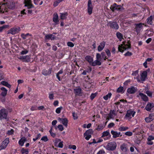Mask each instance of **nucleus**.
Returning <instances> with one entry per match:
<instances>
[{
	"label": "nucleus",
	"instance_id": "f257e3e1",
	"mask_svg": "<svg viewBox=\"0 0 154 154\" xmlns=\"http://www.w3.org/2000/svg\"><path fill=\"white\" fill-rule=\"evenodd\" d=\"M12 6H8L7 4L5 3H0V12L2 14H6L8 11L9 9H13L14 7L13 4L12 3Z\"/></svg>",
	"mask_w": 154,
	"mask_h": 154
},
{
	"label": "nucleus",
	"instance_id": "f03ea898",
	"mask_svg": "<svg viewBox=\"0 0 154 154\" xmlns=\"http://www.w3.org/2000/svg\"><path fill=\"white\" fill-rule=\"evenodd\" d=\"M131 44L130 42L128 41L127 44L125 45V43L123 42V43L119 45L118 47V50L121 52H123L124 50H126L127 49L130 48Z\"/></svg>",
	"mask_w": 154,
	"mask_h": 154
},
{
	"label": "nucleus",
	"instance_id": "7ed1b4c3",
	"mask_svg": "<svg viewBox=\"0 0 154 154\" xmlns=\"http://www.w3.org/2000/svg\"><path fill=\"white\" fill-rule=\"evenodd\" d=\"M8 111L7 109L4 108L0 110V119L2 120L7 119Z\"/></svg>",
	"mask_w": 154,
	"mask_h": 154
},
{
	"label": "nucleus",
	"instance_id": "20e7f679",
	"mask_svg": "<svg viewBox=\"0 0 154 154\" xmlns=\"http://www.w3.org/2000/svg\"><path fill=\"white\" fill-rule=\"evenodd\" d=\"M116 142H112L108 143L105 147V148L107 150L113 151L116 149Z\"/></svg>",
	"mask_w": 154,
	"mask_h": 154
},
{
	"label": "nucleus",
	"instance_id": "39448f33",
	"mask_svg": "<svg viewBox=\"0 0 154 154\" xmlns=\"http://www.w3.org/2000/svg\"><path fill=\"white\" fill-rule=\"evenodd\" d=\"M20 30V28L19 27H15L10 29L8 31V34L12 35L18 33Z\"/></svg>",
	"mask_w": 154,
	"mask_h": 154
},
{
	"label": "nucleus",
	"instance_id": "423d86ee",
	"mask_svg": "<svg viewBox=\"0 0 154 154\" xmlns=\"http://www.w3.org/2000/svg\"><path fill=\"white\" fill-rule=\"evenodd\" d=\"M135 25V29L136 31L137 34L139 33L141 30L143 28V25H144L146 26V25H145L144 23H142L136 24Z\"/></svg>",
	"mask_w": 154,
	"mask_h": 154
},
{
	"label": "nucleus",
	"instance_id": "0eeeda50",
	"mask_svg": "<svg viewBox=\"0 0 154 154\" xmlns=\"http://www.w3.org/2000/svg\"><path fill=\"white\" fill-rule=\"evenodd\" d=\"M92 6L91 0H88V12L89 14H91L92 13Z\"/></svg>",
	"mask_w": 154,
	"mask_h": 154
},
{
	"label": "nucleus",
	"instance_id": "6e6552de",
	"mask_svg": "<svg viewBox=\"0 0 154 154\" xmlns=\"http://www.w3.org/2000/svg\"><path fill=\"white\" fill-rule=\"evenodd\" d=\"M25 6L27 7L29 9L34 8V6L32 3L31 0H25Z\"/></svg>",
	"mask_w": 154,
	"mask_h": 154
},
{
	"label": "nucleus",
	"instance_id": "1a4fd4ad",
	"mask_svg": "<svg viewBox=\"0 0 154 154\" xmlns=\"http://www.w3.org/2000/svg\"><path fill=\"white\" fill-rule=\"evenodd\" d=\"M140 96L141 99L144 101H147L148 100V97L143 93L140 92L138 95L137 96V97H139V96Z\"/></svg>",
	"mask_w": 154,
	"mask_h": 154
},
{
	"label": "nucleus",
	"instance_id": "9d476101",
	"mask_svg": "<svg viewBox=\"0 0 154 154\" xmlns=\"http://www.w3.org/2000/svg\"><path fill=\"white\" fill-rule=\"evenodd\" d=\"M137 90L136 88L133 86L128 88L127 90V91L130 94H132L134 93Z\"/></svg>",
	"mask_w": 154,
	"mask_h": 154
},
{
	"label": "nucleus",
	"instance_id": "9b49d317",
	"mask_svg": "<svg viewBox=\"0 0 154 154\" xmlns=\"http://www.w3.org/2000/svg\"><path fill=\"white\" fill-rule=\"evenodd\" d=\"M153 107H154V103H149L146 105L145 109L147 111H150Z\"/></svg>",
	"mask_w": 154,
	"mask_h": 154
},
{
	"label": "nucleus",
	"instance_id": "f8f14e48",
	"mask_svg": "<svg viewBox=\"0 0 154 154\" xmlns=\"http://www.w3.org/2000/svg\"><path fill=\"white\" fill-rule=\"evenodd\" d=\"M106 42L103 41L100 43V45L98 47L97 50L99 51H102L105 47Z\"/></svg>",
	"mask_w": 154,
	"mask_h": 154
},
{
	"label": "nucleus",
	"instance_id": "ddd939ff",
	"mask_svg": "<svg viewBox=\"0 0 154 154\" xmlns=\"http://www.w3.org/2000/svg\"><path fill=\"white\" fill-rule=\"evenodd\" d=\"M135 113L136 112L134 111L131 110H128L127 111V113L125 115V117H130L131 116H132L133 117L134 116Z\"/></svg>",
	"mask_w": 154,
	"mask_h": 154
},
{
	"label": "nucleus",
	"instance_id": "4468645a",
	"mask_svg": "<svg viewBox=\"0 0 154 154\" xmlns=\"http://www.w3.org/2000/svg\"><path fill=\"white\" fill-rule=\"evenodd\" d=\"M110 27L116 29H119V26L116 22H113L110 23Z\"/></svg>",
	"mask_w": 154,
	"mask_h": 154
},
{
	"label": "nucleus",
	"instance_id": "2eb2a0df",
	"mask_svg": "<svg viewBox=\"0 0 154 154\" xmlns=\"http://www.w3.org/2000/svg\"><path fill=\"white\" fill-rule=\"evenodd\" d=\"M116 115L117 113L115 112L114 110H111L109 114L108 118L110 119H113L114 117Z\"/></svg>",
	"mask_w": 154,
	"mask_h": 154
},
{
	"label": "nucleus",
	"instance_id": "dca6fc26",
	"mask_svg": "<svg viewBox=\"0 0 154 154\" xmlns=\"http://www.w3.org/2000/svg\"><path fill=\"white\" fill-rule=\"evenodd\" d=\"M147 76V72L146 71L143 72L141 75L140 79L141 81H144Z\"/></svg>",
	"mask_w": 154,
	"mask_h": 154
},
{
	"label": "nucleus",
	"instance_id": "f3484780",
	"mask_svg": "<svg viewBox=\"0 0 154 154\" xmlns=\"http://www.w3.org/2000/svg\"><path fill=\"white\" fill-rule=\"evenodd\" d=\"M51 68H49L48 70L46 69H44L42 70V74L45 75H50L51 73Z\"/></svg>",
	"mask_w": 154,
	"mask_h": 154
},
{
	"label": "nucleus",
	"instance_id": "a211bd4d",
	"mask_svg": "<svg viewBox=\"0 0 154 154\" xmlns=\"http://www.w3.org/2000/svg\"><path fill=\"white\" fill-rule=\"evenodd\" d=\"M78 96L85 97V94L83 92L81 88L79 87H78Z\"/></svg>",
	"mask_w": 154,
	"mask_h": 154
},
{
	"label": "nucleus",
	"instance_id": "6ab92c4d",
	"mask_svg": "<svg viewBox=\"0 0 154 154\" xmlns=\"http://www.w3.org/2000/svg\"><path fill=\"white\" fill-rule=\"evenodd\" d=\"M26 141V139L23 137L21 138L19 141L18 143L21 146H23L24 143Z\"/></svg>",
	"mask_w": 154,
	"mask_h": 154
},
{
	"label": "nucleus",
	"instance_id": "aec40b11",
	"mask_svg": "<svg viewBox=\"0 0 154 154\" xmlns=\"http://www.w3.org/2000/svg\"><path fill=\"white\" fill-rule=\"evenodd\" d=\"M85 59L91 65L93 60V58L91 56L88 55L86 56Z\"/></svg>",
	"mask_w": 154,
	"mask_h": 154
},
{
	"label": "nucleus",
	"instance_id": "412c9836",
	"mask_svg": "<svg viewBox=\"0 0 154 154\" xmlns=\"http://www.w3.org/2000/svg\"><path fill=\"white\" fill-rule=\"evenodd\" d=\"M56 38V37L53 34H48L46 35L45 36V39H46L54 40Z\"/></svg>",
	"mask_w": 154,
	"mask_h": 154
},
{
	"label": "nucleus",
	"instance_id": "4be33fe9",
	"mask_svg": "<svg viewBox=\"0 0 154 154\" xmlns=\"http://www.w3.org/2000/svg\"><path fill=\"white\" fill-rule=\"evenodd\" d=\"M111 134L113 135V137L115 138L119 137L121 134L120 132H118L117 131H114L113 130L111 131Z\"/></svg>",
	"mask_w": 154,
	"mask_h": 154
},
{
	"label": "nucleus",
	"instance_id": "5701e85b",
	"mask_svg": "<svg viewBox=\"0 0 154 154\" xmlns=\"http://www.w3.org/2000/svg\"><path fill=\"white\" fill-rule=\"evenodd\" d=\"M1 90L2 91L1 95L3 97L5 96L7 93V90L4 87H2L1 88Z\"/></svg>",
	"mask_w": 154,
	"mask_h": 154
},
{
	"label": "nucleus",
	"instance_id": "b1692460",
	"mask_svg": "<svg viewBox=\"0 0 154 154\" xmlns=\"http://www.w3.org/2000/svg\"><path fill=\"white\" fill-rule=\"evenodd\" d=\"M101 60L96 59L92 63L91 66H95L97 65L100 66L101 64Z\"/></svg>",
	"mask_w": 154,
	"mask_h": 154
},
{
	"label": "nucleus",
	"instance_id": "393cba45",
	"mask_svg": "<svg viewBox=\"0 0 154 154\" xmlns=\"http://www.w3.org/2000/svg\"><path fill=\"white\" fill-rule=\"evenodd\" d=\"M60 18L62 20L65 19L66 18L67 16L68 15V13L67 12L64 13H60Z\"/></svg>",
	"mask_w": 154,
	"mask_h": 154
},
{
	"label": "nucleus",
	"instance_id": "a878e982",
	"mask_svg": "<svg viewBox=\"0 0 154 154\" xmlns=\"http://www.w3.org/2000/svg\"><path fill=\"white\" fill-rule=\"evenodd\" d=\"M53 20V22L56 23L58 22V16L57 13H54V14Z\"/></svg>",
	"mask_w": 154,
	"mask_h": 154
},
{
	"label": "nucleus",
	"instance_id": "bb28decb",
	"mask_svg": "<svg viewBox=\"0 0 154 154\" xmlns=\"http://www.w3.org/2000/svg\"><path fill=\"white\" fill-rule=\"evenodd\" d=\"M152 117V116L150 115L148 117L146 118L145 120L146 122H149L153 120V118Z\"/></svg>",
	"mask_w": 154,
	"mask_h": 154
},
{
	"label": "nucleus",
	"instance_id": "cd10ccee",
	"mask_svg": "<svg viewBox=\"0 0 154 154\" xmlns=\"http://www.w3.org/2000/svg\"><path fill=\"white\" fill-rule=\"evenodd\" d=\"M153 18L152 16H150L149 17H148L147 20V23L148 24L152 25V23Z\"/></svg>",
	"mask_w": 154,
	"mask_h": 154
},
{
	"label": "nucleus",
	"instance_id": "c85d7f7f",
	"mask_svg": "<svg viewBox=\"0 0 154 154\" xmlns=\"http://www.w3.org/2000/svg\"><path fill=\"white\" fill-rule=\"evenodd\" d=\"M68 122V120L66 118H63L62 119L61 123L66 127L67 126V124Z\"/></svg>",
	"mask_w": 154,
	"mask_h": 154
},
{
	"label": "nucleus",
	"instance_id": "c756f323",
	"mask_svg": "<svg viewBox=\"0 0 154 154\" xmlns=\"http://www.w3.org/2000/svg\"><path fill=\"white\" fill-rule=\"evenodd\" d=\"M20 152L22 154H28L29 152V149H25L23 148L21 149Z\"/></svg>",
	"mask_w": 154,
	"mask_h": 154
},
{
	"label": "nucleus",
	"instance_id": "7c9ffc66",
	"mask_svg": "<svg viewBox=\"0 0 154 154\" xmlns=\"http://www.w3.org/2000/svg\"><path fill=\"white\" fill-rule=\"evenodd\" d=\"M9 27V25H4L2 26H0V31L2 32L5 29L8 28Z\"/></svg>",
	"mask_w": 154,
	"mask_h": 154
},
{
	"label": "nucleus",
	"instance_id": "2f4dec72",
	"mask_svg": "<svg viewBox=\"0 0 154 154\" xmlns=\"http://www.w3.org/2000/svg\"><path fill=\"white\" fill-rule=\"evenodd\" d=\"M121 149L124 152H126L127 150L126 145L125 144H123L120 146Z\"/></svg>",
	"mask_w": 154,
	"mask_h": 154
},
{
	"label": "nucleus",
	"instance_id": "473e14b6",
	"mask_svg": "<svg viewBox=\"0 0 154 154\" xmlns=\"http://www.w3.org/2000/svg\"><path fill=\"white\" fill-rule=\"evenodd\" d=\"M96 59L101 60V62H103V59L101 57V54L99 53H97L96 55Z\"/></svg>",
	"mask_w": 154,
	"mask_h": 154
},
{
	"label": "nucleus",
	"instance_id": "72a5a7b5",
	"mask_svg": "<svg viewBox=\"0 0 154 154\" xmlns=\"http://www.w3.org/2000/svg\"><path fill=\"white\" fill-rule=\"evenodd\" d=\"M28 56H21L19 57L18 58L22 60H24L23 61L24 62H26L28 61L29 60V58L26 60V58Z\"/></svg>",
	"mask_w": 154,
	"mask_h": 154
},
{
	"label": "nucleus",
	"instance_id": "f704fd0d",
	"mask_svg": "<svg viewBox=\"0 0 154 154\" xmlns=\"http://www.w3.org/2000/svg\"><path fill=\"white\" fill-rule=\"evenodd\" d=\"M116 10L119 11H122L124 10V8L120 5H116Z\"/></svg>",
	"mask_w": 154,
	"mask_h": 154
},
{
	"label": "nucleus",
	"instance_id": "c9c22d12",
	"mask_svg": "<svg viewBox=\"0 0 154 154\" xmlns=\"http://www.w3.org/2000/svg\"><path fill=\"white\" fill-rule=\"evenodd\" d=\"M116 35L117 38L119 39V40L121 41L123 38V35L120 32H118L116 33Z\"/></svg>",
	"mask_w": 154,
	"mask_h": 154
},
{
	"label": "nucleus",
	"instance_id": "e433bc0d",
	"mask_svg": "<svg viewBox=\"0 0 154 154\" xmlns=\"http://www.w3.org/2000/svg\"><path fill=\"white\" fill-rule=\"evenodd\" d=\"M101 54V57L102 58V59H103V61L105 60L107 58L105 54V53L104 52H102Z\"/></svg>",
	"mask_w": 154,
	"mask_h": 154
},
{
	"label": "nucleus",
	"instance_id": "4c0bfd02",
	"mask_svg": "<svg viewBox=\"0 0 154 154\" xmlns=\"http://www.w3.org/2000/svg\"><path fill=\"white\" fill-rule=\"evenodd\" d=\"M116 4L114 3L113 5L111 6L110 9L112 11H114L115 10H116Z\"/></svg>",
	"mask_w": 154,
	"mask_h": 154
},
{
	"label": "nucleus",
	"instance_id": "58836bf2",
	"mask_svg": "<svg viewBox=\"0 0 154 154\" xmlns=\"http://www.w3.org/2000/svg\"><path fill=\"white\" fill-rule=\"evenodd\" d=\"M112 95L111 93H109L107 95L104 96L103 97L104 99L106 100H107L108 98H109L111 97Z\"/></svg>",
	"mask_w": 154,
	"mask_h": 154
},
{
	"label": "nucleus",
	"instance_id": "ea45409f",
	"mask_svg": "<svg viewBox=\"0 0 154 154\" xmlns=\"http://www.w3.org/2000/svg\"><path fill=\"white\" fill-rule=\"evenodd\" d=\"M62 1L61 0H56L55 1L54 3V6L55 7H56Z\"/></svg>",
	"mask_w": 154,
	"mask_h": 154
},
{
	"label": "nucleus",
	"instance_id": "a19ab883",
	"mask_svg": "<svg viewBox=\"0 0 154 154\" xmlns=\"http://www.w3.org/2000/svg\"><path fill=\"white\" fill-rule=\"evenodd\" d=\"M103 128L104 127H103V125L102 124H100L96 128V130L98 131H100L102 130Z\"/></svg>",
	"mask_w": 154,
	"mask_h": 154
},
{
	"label": "nucleus",
	"instance_id": "79ce46f5",
	"mask_svg": "<svg viewBox=\"0 0 154 154\" xmlns=\"http://www.w3.org/2000/svg\"><path fill=\"white\" fill-rule=\"evenodd\" d=\"M54 94L53 93L51 92L49 93V98L50 100L54 99Z\"/></svg>",
	"mask_w": 154,
	"mask_h": 154
},
{
	"label": "nucleus",
	"instance_id": "37998d69",
	"mask_svg": "<svg viewBox=\"0 0 154 154\" xmlns=\"http://www.w3.org/2000/svg\"><path fill=\"white\" fill-rule=\"evenodd\" d=\"M128 128V127H121L119 128V130L120 131H125Z\"/></svg>",
	"mask_w": 154,
	"mask_h": 154
},
{
	"label": "nucleus",
	"instance_id": "c03bdc74",
	"mask_svg": "<svg viewBox=\"0 0 154 154\" xmlns=\"http://www.w3.org/2000/svg\"><path fill=\"white\" fill-rule=\"evenodd\" d=\"M28 35L31 36V35L29 34V33H27L26 34L23 33V34H21V37L23 38V39H26V36Z\"/></svg>",
	"mask_w": 154,
	"mask_h": 154
},
{
	"label": "nucleus",
	"instance_id": "a18cd8bd",
	"mask_svg": "<svg viewBox=\"0 0 154 154\" xmlns=\"http://www.w3.org/2000/svg\"><path fill=\"white\" fill-rule=\"evenodd\" d=\"M109 135H110L109 132L107 131H104L103 133V135L102 136V137H106V136H108Z\"/></svg>",
	"mask_w": 154,
	"mask_h": 154
},
{
	"label": "nucleus",
	"instance_id": "49530a36",
	"mask_svg": "<svg viewBox=\"0 0 154 154\" xmlns=\"http://www.w3.org/2000/svg\"><path fill=\"white\" fill-rule=\"evenodd\" d=\"M63 109V107L62 106H60L59 107L57 108L56 110V112L57 114H59L61 112V110Z\"/></svg>",
	"mask_w": 154,
	"mask_h": 154
},
{
	"label": "nucleus",
	"instance_id": "de8ad7c7",
	"mask_svg": "<svg viewBox=\"0 0 154 154\" xmlns=\"http://www.w3.org/2000/svg\"><path fill=\"white\" fill-rule=\"evenodd\" d=\"M92 70V69L91 67L89 68V70L87 71L86 70H84L83 72L82 73V74L83 75H86L87 72H89L91 71Z\"/></svg>",
	"mask_w": 154,
	"mask_h": 154
},
{
	"label": "nucleus",
	"instance_id": "09e8293b",
	"mask_svg": "<svg viewBox=\"0 0 154 154\" xmlns=\"http://www.w3.org/2000/svg\"><path fill=\"white\" fill-rule=\"evenodd\" d=\"M84 136L85 137V139L87 140H88L91 137V135L89 134H87L86 135L84 134Z\"/></svg>",
	"mask_w": 154,
	"mask_h": 154
},
{
	"label": "nucleus",
	"instance_id": "8fccbe9b",
	"mask_svg": "<svg viewBox=\"0 0 154 154\" xmlns=\"http://www.w3.org/2000/svg\"><path fill=\"white\" fill-rule=\"evenodd\" d=\"M146 93L149 97H152V92L150 91H146Z\"/></svg>",
	"mask_w": 154,
	"mask_h": 154
},
{
	"label": "nucleus",
	"instance_id": "3c124183",
	"mask_svg": "<svg viewBox=\"0 0 154 154\" xmlns=\"http://www.w3.org/2000/svg\"><path fill=\"white\" fill-rule=\"evenodd\" d=\"M41 140L44 141L45 142L47 141L48 139V138L46 136H43L42 137V138L41 139Z\"/></svg>",
	"mask_w": 154,
	"mask_h": 154
},
{
	"label": "nucleus",
	"instance_id": "603ef678",
	"mask_svg": "<svg viewBox=\"0 0 154 154\" xmlns=\"http://www.w3.org/2000/svg\"><path fill=\"white\" fill-rule=\"evenodd\" d=\"M6 147L7 146L2 142L1 145L0 146V151L5 149Z\"/></svg>",
	"mask_w": 154,
	"mask_h": 154
},
{
	"label": "nucleus",
	"instance_id": "864d4df0",
	"mask_svg": "<svg viewBox=\"0 0 154 154\" xmlns=\"http://www.w3.org/2000/svg\"><path fill=\"white\" fill-rule=\"evenodd\" d=\"M97 94V93H92L90 96L91 99L93 100L96 96Z\"/></svg>",
	"mask_w": 154,
	"mask_h": 154
},
{
	"label": "nucleus",
	"instance_id": "5fc2aeb1",
	"mask_svg": "<svg viewBox=\"0 0 154 154\" xmlns=\"http://www.w3.org/2000/svg\"><path fill=\"white\" fill-rule=\"evenodd\" d=\"M68 148L70 149H73L75 150L76 149V147L75 145H70L69 146Z\"/></svg>",
	"mask_w": 154,
	"mask_h": 154
},
{
	"label": "nucleus",
	"instance_id": "6e6d98bb",
	"mask_svg": "<svg viewBox=\"0 0 154 154\" xmlns=\"http://www.w3.org/2000/svg\"><path fill=\"white\" fill-rule=\"evenodd\" d=\"M92 133V130L91 129H89L86 131V132L84 133V134L86 135L87 134H91V133Z\"/></svg>",
	"mask_w": 154,
	"mask_h": 154
},
{
	"label": "nucleus",
	"instance_id": "4d7b16f0",
	"mask_svg": "<svg viewBox=\"0 0 154 154\" xmlns=\"http://www.w3.org/2000/svg\"><path fill=\"white\" fill-rule=\"evenodd\" d=\"M154 139V137L152 135H149L147 138V141H149Z\"/></svg>",
	"mask_w": 154,
	"mask_h": 154
},
{
	"label": "nucleus",
	"instance_id": "13d9d810",
	"mask_svg": "<svg viewBox=\"0 0 154 154\" xmlns=\"http://www.w3.org/2000/svg\"><path fill=\"white\" fill-rule=\"evenodd\" d=\"M105 52L108 57H110L111 56V53L109 50L108 49H106L105 50Z\"/></svg>",
	"mask_w": 154,
	"mask_h": 154
},
{
	"label": "nucleus",
	"instance_id": "bf43d9fd",
	"mask_svg": "<svg viewBox=\"0 0 154 154\" xmlns=\"http://www.w3.org/2000/svg\"><path fill=\"white\" fill-rule=\"evenodd\" d=\"M67 45L68 46L71 47H73L74 46V44L72 42H68L67 43Z\"/></svg>",
	"mask_w": 154,
	"mask_h": 154
},
{
	"label": "nucleus",
	"instance_id": "052dcab7",
	"mask_svg": "<svg viewBox=\"0 0 154 154\" xmlns=\"http://www.w3.org/2000/svg\"><path fill=\"white\" fill-rule=\"evenodd\" d=\"M123 87H119L118 88L117 90V91L119 93L123 91Z\"/></svg>",
	"mask_w": 154,
	"mask_h": 154
},
{
	"label": "nucleus",
	"instance_id": "680f3d73",
	"mask_svg": "<svg viewBox=\"0 0 154 154\" xmlns=\"http://www.w3.org/2000/svg\"><path fill=\"white\" fill-rule=\"evenodd\" d=\"M72 115L73 118L75 120L77 119V115L75 112H73L72 113Z\"/></svg>",
	"mask_w": 154,
	"mask_h": 154
},
{
	"label": "nucleus",
	"instance_id": "e2e57ef3",
	"mask_svg": "<svg viewBox=\"0 0 154 154\" xmlns=\"http://www.w3.org/2000/svg\"><path fill=\"white\" fill-rule=\"evenodd\" d=\"M58 129L61 131L63 130V125H60L58 126Z\"/></svg>",
	"mask_w": 154,
	"mask_h": 154
},
{
	"label": "nucleus",
	"instance_id": "0e129e2a",
	"mask_svg": "<svg viewBox=\"0 0 154 154\" xmlns=\"http://www.w3.org/2000/svg\"><path fill=\"white\" fill-rule=\"evenodd\" d=\"M125 134L128 136H131L132 135V133L130 131H127L125 133Z\"/></svg>",
	"mask_w": 154,
	"mask_h": 154
},
{
	"label": "nucleus",
	"instance_id": "69168bd1",
	"mask_svg": "<svg viewBox=\"0 0 154 154\" xmlns=\"http://www.w3.org/2000/svg\"><path fill=\"white\" fill-rule=\"evenodd\" d=\"M14 131L13 130L11 129L10 130H9L7 132V134H8L9 135H11L13 134Z\"/></svg>",
	"mask_w": 154,
	"mask_h": 154
},
{
	"label": "nucleus",
	"instance_id": "338daca9",
	"mask_svg": "<svg viewBox=\"0 0 154 154\" xmlns=\"http://www.w3.org/2000/svg\"><path fill=\"white\" fill-rule=\"evenodd\" d=\"M132 54V53L131 52H130L129 51H128L126 52L125 54V56H131Z\"/></svg>",
	"mask_w": 154,
	"mask_h": 154
},
{
	"label": "nucleus",
	"instance_id": "774afa93",
	"mask_svg": "<svg viewBox=\"0 0 154 154\" xmlns=\"http://www.w3.org/2000/svg\"><path fill=\"white\" fill-rule=\"evenodd\" d=\"M105 153L104 151L103 150H100L97 154H104Z\"/></svg>",
	"mask_w": 154,
	"mask_h": 154
}]
</instances>
